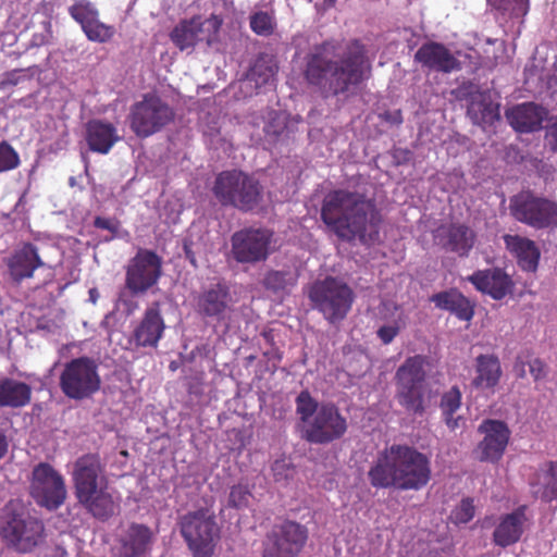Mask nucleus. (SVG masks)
I'll return each mask as SVG.
<instances>
[{
    "label": "nucleus",
    "mask_w": 557,
    "mask_h": 557,
    "mask_svg": "<svg viewBox=\"0 0 557 557\" xmlns=\"http://www.w3.org/2000/svg\"><path fill=\"white\" fill-rule=\"evenodd\" d=\"M333 41L314 46L305 57L304 78L324 97H347L371 76L364 47L352 40L343 52Z\"/></svg>",
    "instance_id": "1"
},
{
    "label": "nucleus",
    "mask_w": 557,
    "mask_h": 557,
    "mask_svg": "<svg viewBox=\"0 0 557 557\" xmlns=\"http://www.w3.org/2000/svg\"><path fill=\"white\" fill-rule=\"evenodd\" d=\"M320 215L326 227L344 242L358 239L370 246L380 240L381 210L363 194L348 189L332 190L323 198Z\"/></svg>",
    "instance_id": "2"
},
{
    "label": "nucleus",
    "mask_w": 557,
    "mask_h": 557,
    "mask_svg": "<svg viewBox=\"0 0 557 557\" xmlns=\"http://www.w3.org/2000/svg\"><path fill=\"white\" fill-rule=\"evenodd\" d=\"M429 458L416 448L394 444L377 456L368 476L376 488L394 486L401 491H419L431 480Z\"/></svg>",
    "instance_id": "3"
},
{
    "label": "nucleus",
    "mask_w": 557,
    "mask_h": 557,
    "mask_svg": "<svg viewBox=\"0 0 557 557\" xmlns=\"http://www.w3.org/2000/svg\"><path fill=\"white\" fill-rule=\"evenodd\" d=\"M72 481L78 504L95 519L108 521L119 510V499L110 486L106 463L98 454L89 453L76 459Z\"/></svg>",
    "instance_id": "4"
},
{
    "label": "nucleus",
    "mask_w": 557,
    "mask_h": 557,
    "mask_svg": "<svg viewBox=\"0 0 557 557\" xmlns=\"http://www.w3.org/2000/svg\"><path fill=\"white\" fill-rule=\"evenodd\" d=\"M295 404L296 413L304 424L301 437L308 443L327 445L346 434L347 419L334 403H319L305 389L297 395Z\"/></svg>",
    "instance_id": "5"
},
{
    "label": "nucleus",
    "mask_w": 557,
    "mask_h": 557,
    "mask_svg": "<svg viewBox=\"0 0 557 557\" xmlns=\"http://www.w3.org/2000/svg\"><path fill=\"white\" fill-rule=\"evenodd\" d=\"M44 523L30 516L20 502L11 500L0 517V536L18 552L27 553L42 542Z\"/></svg>",
    "instance_id": "6"
},
{
    "label": "nucleus",
    "mask_w": 557,
    "mask_h": 557,
    "mask_svg": "<svg viewBox=\"0 0 557 557\" xmlns=\"http://www.w3.org/2000/svg\"><path fill=\"white\" fill-rule=\"evenodd\" d=\"M212 193L223 207H233L243 212L256 209L263 198L260 182L243 171L221 172L214 181Z\"/></svg>",
    "instance_id": "7"
},
{
    "label": "nucleus",
    "mask_w": 557,
    "mask_h": 557,
    "mask_svg": "<svg viewBox=\"0 0 557 557\" xmlns=\"http://www.w3.org/2000/svg\"><path fill=\"white\" fill-rule=\"evenodd\" d=\"M426 364L425 356L414 355L406 358L394 375L395 397L398 404L414 414H422L425 411Z\"/></svg>",
    "instance_id": "8"
},
{
    "label": "nucleus",
    "mask_w": 557,
    "mask_h": 557,
    "mask_svg": "<svg viewBox=\"0 0 557 557\" xmlns=\"http://www.w3.org/2000/svg\"><path fill=\"white\" fill-rule=\"evenodd\" d=\"M308 298L314 310L329 323L335 324L348 315L355 301V293L343 280L326 276L310 286Z\"/></svg>",
    "instance_id": "9"
},
{
    "label": "nucleus",
    "mask_w": 557,
    "mask_h": 557,
    "mask_svg": "<svg viewBox=\"0 0 557 557\" xmlns=\"http://www.w3.org/2000/svg\"><path fill=\"white\" fill-rule=\"evenodd\" d=\"M59 387L69 399L84 400L101 388L98 363L90 357H77L63 364Z\"/></svg>",
    "instance_id": "10"
},
{
    "label": "nucleus",
    "mask_w": 557,
    "mask_h": 557,
    "mask_svg": "<svg viewBox=\"0 0 557 557\" xmlns=\"http://www.w3.org/2000/svg\"><path fill=\"white\" fill-rule=\"evenodd\" d=\"M180 527L193 557H212L220 529L209 509L200 508L187 512L181 518Z\"/></svg>",
    "instance_id": "11"
},
{
    "label": "nucleus",
    "mask_w": 557,
    "mask_h": 557,
    "mask_svg": "<svg viewBox=\"0 0 557 557\" xmlns=\"http://www.w3.org/2000/svg\"><path fill=\"white\" fill-rule=\"evenodd\" d=\"M511 216L534 230L557 228V202L531 190H522L510 198Z\"/></svg>",
    "instance_id": "12"
},
{
    "label": "nucleus",
    "mask_w": 557,
    "mask_h": 557,
    "mask_svg": "<svg viewBox=\"0 0 557 557\" xmlns=\"http://www.w3.org/2000/svg\"><path fill=\"white\" fill-rule=\"evenodd\" d=\"M174 110L154 94H146L131 107L129 127L139 138H147L174 121Z\"/></svg>",
    "instance_id": "13"
},
{
    "label": "nucleus",
    "mask_w": 557,
    "mask_h": 557,
    "mask_svg": "<svg viewBox=\"0 0 557 557\" xmlns=\"http://www.w3.org/2000/svg\"><path fill=\"white\" fill-rule=\"evenodd\" d=\"M309 537L308 528L294 520H284L267 532L261 543V557H297Z\"/></svg>",
    "instance_id": "14"
},
{
    "label": "nucleus",
    "mask_w": 557,
    "mask_h": 557,
    "mask_svg": "<svg viewBox=\"0 0 557 557\" xmlns=\"http://www.w3.org/2000/svg\"><path fill=\"white\" fill-rule=\"evenodd\" d=\"M30 495L40 507L57 510L67 496L63 476L51 465L40 462L33 469Z\"/></svg>",
    "instance_id": "15"
},
{
    "label": "nucleus",
    "mask_w": 557,
    "mask_h": 557,
    "mask_svg": "<svg viewBox=\"0 0 557 557\" xmlns=\"http://www.w3.org/2000/svg\"><path fill=\"white\" fill-rule=\"evenodd\" d=\"M274 233L264 227H245L231 237L232 256L238 263L265 261L271 253Z\"/></svg>",
    "instance_id": "16"
},
{
    "label": "nucleus",
    "mask_w": 557,
    "mask_h": 557,
    "mask_svg": "<svg viewBox=\"0 0 557 557\" xmlns=\"http://www.w3.org/2000/svg\"><path fill=\"white\" fill-rule=\"evenodd\" d=\"M162 274V259L152 250L139 249L131 259L125 274V285L133 295L146 293Z\"/></svg>",
    "instance_id": "17"
},
{
    "label": "nucleus",
    "mask_w": 557,
    "mask_h": 557,
    "mask_svg": "<svg viewBox=\"0 0 557 557\" xmlns=\"http://www.w3.org/2000/svg\"><path fill=\"white\" fill-rule=\"evenodd\" d=\"M483 438L476 446V454L480 461L498 462L508 446L511 432L506 422L495 419H485L478 428Z\"/></svg>",
    "instance_id": "18"
},
{
    "label": "nucleus",
    "mask_w": 557,
    "mask_h": 557,
    "mask_svg": "<svg viewBox=\"0 0 557 557\" xmlns=\"http://www.w3.org/2000/svg\"><path fill=\"white\" fill-rule=\"evenodd\" d=\"M196 311L203 318L226 321L232 312V296L226 283L218 282L203 288L197 296Z\"/></svg>",
    "instance_id": "19"
},
{
    "label": "nucleus",
    "mask_w": 557,
    "mask_h": 557,
    "mask_svg": "<svg viewBox=\"0 0 557 557\" xmlns=\"http://www.w3.org/2000/svg\"><path fill=\"white\" fill-rule=\"evenodd\" d=\"M206 25L213 34H216L222 25V20L216 15H211V17L206 21L199 15L189 20H183L172 29L170 38L172 42L183 51L194 47L198 41L203 39L202 34L205 33Z\"/></svg>",
    "instance_id": "20"
},
{
    "label": "nucleus",
    "mask_w": 557,
    "mask_h": 557,
    "mask_svg": "<svg viewBox=\"0 0 557 557\" xmlns=\"http://www.w3.org/2000/svg\"><path fill=\"white\" fill-rule=\"evenodd\" d=\"M5 263L9 276L16 285H20L24 280L32 278L35 271L45 265L38 248L32 243H25L14 250Z\"/></svg>",
    "instance_id": "21"
},
{
    "label": "nucleus",
    "mask_w": 557,
    "mask_h": 557,
    "mask_svg": "<svg viewBox=\"0 0 557 557\" xmlns=\"http://www.w3.org/2000/svg\"><path fill=\"white\" fill-rule=\"evenodd\" d=\"M165 323L161 314L160 304L153 302L148 307L141 320L134 327L132 341L136 347L156 348L163 336Z\"/></svg>",
    "instance_id": "22"
},
{
    "label": "nucleus",
    "mask_w": 557,
    "mask_h": 557,
    "mask_svg": "<svg viewBox=\"0 0 557 557\" xmlns=\"http://www.w3.org/2000/svg\"><path fill=\"white\" fill-rule=\"evenodd\" d=\"M414 60L430 71L451 73L461 69L460 61L443 44L429 41L416 52Z\"/></svg>",
    "instance_id": "23"
},
{
    "label": "nucleus",
    "mask_w": 557,
    "mask_h": 557,
    "mask_svg": "<svg viewBox=\"0 0 557 557\" xmlns=\"http://www.w3.org/2000/svg\"><path fill=\"white\" fill-rule=\"evenodd\" d=\"M476 290L491 296L495 300H502L512 289L511 277L500 268L478 270L467 278Z\"/></svg>",
    "instance_id": "24"
},
{
    "label": "nucleus",
    "mask_w": 557,
    "mask_h": 557,
    "mask_svg": "<svg viewBox=\"0 0 557 557\" xmlns=\"http://www.w3.org/2000/svg\"><path fill=\"white\" fill-rule=\"evenodd\" d=\"M437 237L445 250L468 257L475 244L476 234L463 223H451L440 227Z\"/></svg>",
    "instance_id": "25"
},
{
    "label": "nucleus",
    "mask_w": 557,
    "mask_h": 557,
    "mask_svg": "<svg viewBox=\"0 0 557 557\" xmlns=\"http://www.w3.org/2000/svg\"><path fill=\"white\" fill-rule=\"evenodd\" d=\"M467 114L475 125L492 126L500 119L499 103L493 100L490 90L476 89L469 94Z\"/></svg>",
    "instance_id": "26"
},
{
    "label": "nucleus",
    "mask_w": 557,
    "mask_h": 557,
    "mask_svg": "<svg viewBox=\"0 0 557 557\" xmlns=\"http://www.w3.org/2000/svg\"><path fill=\"white\" fill-rule=\"evenodd\" d=\"M153 540V532L148 525L133 522L120 540L119 557H141L151 549Z\"/></svg>",
    "instance_id": "27"
},
{
    "label": "nucleus",
    "mask_w": 557,
    "mask_h": 557,
    "mask_svg": "<svg viewBox=\"0 0 557 557\" xmlns=\"http://www.w3.org/2000/svg\"><path fill=\"white\" fill-rule=\"evenodd\" d=\"M507 250L517 259L518 265L527 272H535L539 267L541 251L535 242L520 235L503 236Z\"/></svg>",
    "instance_id": "28"
},
{
    "label": "nucleus",
    "mask_w": 557,
    "mask_h": 557,
    "mask_svg": "<svg viewBox=\"0 0 557 557\" xmlns=\"http://www.w3.org/2000/svg\"><path fill=\"white\" fill-rule=\"evenodd\" d=\"M430 301L441 310L448 311L458 320L469 322L474 317V302L467 298L457 288H450L433 294Z\"/></svg>",
    "instance_id": "29"
},
{
    "label": "nucleus",
    "mask_w": 557,
    "mask_h": 557,
    "mask_svg": "<svg viewBox=\"0 0 557 557\" xmlns=\"http://www.w3.org/2000/svg\"><path fill=\"white\" fill-rule=\"evenodd\" d=\"M546 115V110L533 102L518 104L506 111L508 123L520 133L539 131Z\"/></svg>",
    "instance_id": "30"
},
{
    "label": "nucleus",
    "mask_w": 557,
    "mask_h": 557,
    "mask_svg": "<svg viewBox=\"0 0 557 557\" xmlns=\"http://www.w3.org/2000/svg\"><path fill=\"white\" fill-rule=\"evenodd\" d=\"M525 510V506H519L512 512L500 518L493 533V541L497 546L507 547L521 539L527 521Z\"/></svg>",
    "instance_id": "31"
},
{
    "label": "nucleus",
    "mask_w": 557,
    "mask_h": 557,
    "mask_svg": "<svg viewBox=\"0 0 557 557\" xmlns=\"http://www.w3.org/2000/svg\"><path fill=\"white\" fill-rule=\"evenodd\" d=\"M120 140L116 127L109 122L91 120L86 125V141L94 152L107 154Z\"/></svg>",
    "instance_id": "32"
},
{
    "label": "nucleus",
    "mask_w": 557,
    "mask_h": 557,
    "mask_svg": "<svg viewBox=\"0 0 557 557\" xmlns=\"http://www.w3.org/2000/svg\"><path fill=\"white\" fill-rule=\"evenodd\" d=\"M535 497L545 503L557 499V460H548L540 466L530 479Z\"/></svg>",
    "instance_id": "33"
},
{
    "label": "nucleus",
    "mask_w": 557,
    "mask_h": 557,
    "mask_svg": "<svg viewBox=\"0 0 557 557\" xmlns=\"http://www.w3.org/2000/svg\"><path fill=\"white\" fill-rule=\"evenodd\" d=\"M32 386L13 377L0 379V408L20 409L32 401Z\"/></svg>",
    "instance_id": "34"
},
{
    "label": "nucleus",
    "mask_w": 557,
    "mask_h": 557,
    "mask_svg": "<svg viewBox=\"0 0 557 557\" xmlns=\"http://www.w3.org/2000/svg\"><path fill=\"white\" fill-rule=\"evenodd\" d=\"M475 377L473 387L478 389L494 391L503 375L500 361L495 355H479L475 358Z\"/></svg>",
    "instance_id": "35"
},
{
    "label": "nucleus",
    "mask_w": 557,
    "mask_h": 557,
    "mask_svg": "<svg viewBox=\"0 0 557 557\" xmlns=\"http://www.w3.org/2000/svg\"><path fill=\"white\" fill-rule=\"evenodd\" d=\"M381 313L383 314V319H387V313L391 315H395L397 313L396 319H394L391 324L382 325L376 332V335L381 342L387 345L394 341V338L399 334L400 330L406 325V317L400 307L392 301L383 304Z\"/></svg>",
    "instance_id": "36"
},
{
    "label": "nucleus",
    "mask_w": 557,
    "mask_h": 557,
    "mask_svg": "<svg viewBox=\"0 0 557 557\" xmlns=\"http://www.w3.org/2000/svg\"><path fill=\"white\" fill-rule=\"evenodd\" d=\"M277 65L268 57L258 58L247 73V78L255 84L256 88L269 85L274 82Z\"/></svg>",
    "instance_id": "37"
},
{
    "label": "nucleus",
    "mask_w": 557,
    "mask_h": 557,
    "mask_svg": "<svg viewBox=\"0 0 557 557\" xmlns=\"http://www.w3.org/2000/svg\"><path fill=\"white\" fill-rule=\"evenodd\" d=\"M263 132L265 138L271 144H276L288 135L287 116L277 111H271L264 124Z\"/></svg>",
    "instance_id": "38"
},
{
    "label": "nucleus",
    "mask_w": 557,
    "mask_h": 557,
    "mask_svg": "<svg viewBox=\"0 0 557 557\" xmlns=\"http://www.w3.org/2000/svg\"><path fill=\"white\" fill-rule=\"evenodd\" d=\"M296 277L290 271H269L263 278V286L274 293L286 292L296 285Z\"/></svg>",
    "instance_id": "39"
},
{
    "label": "nucleus",
    "mask_w": 557,
    "mask_h": 557,
    "mask_svg": "<svg viewBox=\"0 0 557 557\" xmlns=\"http://www.w3.org/2000/svg\"><path fill=\"white\" fill-rule=\"evenodd\" d=\"M86 37L94 42H107L114 36V27L99 21L98 16L82 28Z\"/></svg>",
    "instance_id": "40"
},
{
    "label": "nucleus",
    "mask_w": 557,
    "mask_h": 557,
    "mask_svg": "<svg viewBox=\"0 0 557 557\" xmlns=\"http://www.w3.org/2000/svg\"><path fill=\"white\" fill-rule=\"evenodd\" d=\"M69 13L82 28L99 16L98 10L88 0L76 1L69 8Z\"/></svg>",
    "instance_id": "41"
},
{
    "label": "nucleus",
    "mask_w": 557,
    "mask_h": 557,
    "mask_svg": "<svg viewBox=\"0 0 557 557\" xmlns=\"http://www.w3.org/2000/svg\"><path fill=\"white\" fill-rule=\"evenodd\" d=\"M274 26V20L268 12L259 11L250 16V28L259 36H270Z\"/></svg>",
    "instance_id": "42"
},
{
    "label": "nucleus",
    "mask_w": 557,
    "mask_h": 557,
    "mask_svg": "<svg viewBox=\"0 0 557 557\" xmlns=\"http://www.w3.org/2000/svg\"><path fill=\"white\" fill-rule=\"evenodd\" d=\"M462 394L458 386L450 387L441 397L440 409L442 416L456 413L461 407Z\"/></svg>",
    "instance_id": "43"
},
{
    "label": "nucleus",
    "mask_w": 557,
    "mask_h": 557,
    "mask_svg": "<svg viewBox=\"0 0 557 557\" xmlns=\"http://www.w3.org/2000/svg\"><path fill=\"white\" fill-rule=\"evenodd\" d=\"M21 163L17 151L7 141L0 143V173L16 169Z\"/></svg>",
    "instance_id": "44"
},
{
    "label": "nucleus",
    "mask_w": 557,
    "mask_h": 557,
    "mask_svg": "<svg viewBox=\"0 0 557 557\" xmlns=\"http://www.w3.org/2000/svg\"><path fill=\"white\" fill-rule=\"evenodd\" d=\"M251 497V493L247 485L237 484L232 486L230 496H228V505L234 508H244L249 504V498Z\"/></svg>",
    "instance_id": "45"
},
{
    "label": "nucleus",
    "mask_w": 557,
    "mask_h": 557,
    "mask_svg": "<svg viewBox=\"0 0 557 557\" xmlns=\"http://www.w3.org/2000/svg\"><path fill=\"white\" fill-rule=\"evenodd\" d=\"M475 507L472 498H463L451 512L455 523H468L474 517Z\"/></svg>",
    "instance_id": "46"
},
{
    "label": "nucleus",
    "mask_w": 557,
    "mask_h": 557,
    "mask_svg": "<svg viewBox=\"0 0 557 557\" xmlns=\"http://www.w3.org/2000/svg\"><path fill=\"white\" fill-rule=\"evenodd\" d=\"M271 470L276 482L286 481L293 474V468L285 459L275 460L271 466Z\"/></svg>",
    "instance_id": "47"
},
{
    "label": "nucleus",
    "mask_w": 557,
    "mask_h": 557,
    "mask_svg": "<svg viewBox=\"0 0 557 557\" xmlns=\"http://www.w3.org/2000/svg\"><path fill=\"white\" fill-rule=\"evenodd\" d=\"M530 373L535 382L541 381L547 375V368L544 361L535 358L529 362Z\"/></svg>",
    "instance_id": "48"
},
{
    "label": "nucleus",
    "mask_w": 557,
    "mask_h": 557,
    "mask_svg": "<svg viewBox=\"0 0 557 557\" xmlns=\"http://www.w3.org/2000/svg\"><path fill=\"white\" fill-rule=\"evenodd\" d=\"M23 70H12L5 72L0 79V89L8 86H16L21 81V73Z\"/></svg>",
    "instance_id": "49"
},
{
    "label": "nucleus",
    "mask_w": 557,
    "mask_h": 557,
    "mask_svg": "<svg viewBox=\"0 0 557 557\" xmlns=\"http://www.w3.org/2000/svg\"><path fill=\"white\" fill-rule=\"evenodd\" d=\"M380 119L391 125H400L404 122L401 110H387L380 114Z\"/></svg>",
    "instance_id": "50"
},
{
    "label": "nucleus",
    "mask_w": 557,
    "mask_h": 557,
    "mask_svg": "<svg viewBox=\"0 0 557 557\" xmlns=\"http://www.w3.org/2000/svg\"><path fill=\"white\" fill-rule=\"evenodd\" d=\"M94 225L97 228L107 230L113 234L116 233L117 228H119V225L116 222H114L110 219H107V218H102V216H96L94 220Z\"/></svg>",
    "instance_id": "51"
},
{
    "label": "nucleus",
    "mask_w": 557,
    "mask_h": 557,
    "mask_svg": "<svg viewBox=\"0 0 557 557\" xmlns=\"http://www.w3.org/2000/svg\"><path fill=\"white\" fill-rule=\"evenodd\" d=\"M546 136L548 138L552 150L557 152V116L554 117V120L548 125Z\"/></svg>",
    "instance_id": "52"
},
{
    "label": "nucleus",
    "mask_w": 557,
    "mask_h": 557,
    "mask_svg": "<svg viewBox=\"0 0 557 557\" xmlns=\"http://www.w3.org/2000/svg\"><path fill=\"white\" fill-rule=\"evenodd\" d=\"M443 420L450 431H456L465 423V419L461 416H455V413L443 416Z\"/></svg>",
    "instance_id": "53"
},
{
    "label": "nucleus",
    "mask_w": 557,
    "mask_h": 557,
    "mask_svg": "<svg viewBox=\"0 0 557 557\" xmlns=\"http://www.w3.org/2000/svg\"><path fill=\"white\" fill-rule=\"evenodd\" d=\"M263 355L268 359V361L272 362V367L274 369L277 368L278 363L282 360L281 351L275 347H273L271 350L265 351Z\"/></svg>",
    "instance_id": "54"
},
{
    "label": "nucleus",
    "mask_w": 557,
    "mask_h": 557,
    "mask_svg": "<svg viewBox=\"0 0 557 557\" xmlns=\"http://www.w3.org/2000/svg\"><path fill=\"white\" fill-rule=\"evenodd\" d=\"M515 372L518 377H525V363L520 358H518L515 363Z\"/></svg>",
    "instance_id": "55"
},
{
    "label": "nucleus",
    "mask_w": 557,
    "mask_h": 557,
    "mask_svg": "<svg viewBox=\"0 0 557 557\" xmlns=\"http://www.w3.org/2000/svg\"><path fill=\"white\" fill-rule=\"evenodd\" d=\"M8 451V442L5 435L0 432V459L4 457Z\"/></svg>",
    "instance_id": "56"
},
{
    "label": "nucleus",
    "mask_w": 557,
    "mask_h": 557,
    "mask_svg": "<svg viewBox=\"0 0 557 557\" xmlns=\"http://www.w3.org/2000/svg\"><path fill=\"white\" fill-rule=\"evenodd\" d=\"M33 45L35 46H42L49 42V39L45 35H37L35 34L32 39Z\"/></svg>",
    "instance_id": "57"
},
{
    "label": "nucleus",
    "mask_w": 557,
    "mask_h": 557,
    "mask_svg": "<svg viewBox=\"0 0 557 557\" xmlns=\"http://www.w3.org/2000/svg\"><path fill=\"white\" fill-rule=\"evenodd\" d=\"M487 2L498 10H505L508 3L507 0H487Z\"/></svg>",
    "instance_id": "58"
},
{
    "label": "nucleus",
    "mask_w": 557,
    "mask_h": 557,
    "mask_svg": "<svg viewBox=\"0 0 557 557\" xmlns=\"http://www.w3.org/2000/svg\"><path fill=\"white\" fill-rule=\"evenodd\" d=\"M184 250H185V256L186 258L189 260V262L193 264V265H196V258H195V255L194 252L191 251L190 248H188L186 245L184 246Z\"/></svg>",
    "instance_id": "59"
},
{
    "label": "nucleus",
    "mask_w": 557,
    "mask_h": 557,
    "mask_svg": "<svg viewBox=\"0 0 557 557\" xmlns=\"http://www.w3.org/2000/svg\"><path fill=\"white\" fill-rule=\"evenodd\" d=\"M98 296H99V294H98V290H97L96 288H91V289L89 290V298H90V300H91L94 304L97 301Z\"/></svg>",
    "instance_id": "60"
},
{
    "label": "nucleus",
    "mask_w": 557,
    "mask_h": 557,
    "mask_svg": "<svg viewBox=\"0 0 557 557\" xmlns=\"http://www.w3.org/2000/svg\"><path fill=\"white\" fill-rule=\"evenodd\" d=\"M326 1L333 4L336 0H326Z\"/></svg>",
    "instance_id": "61"
}]
</instances>
